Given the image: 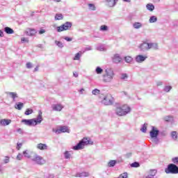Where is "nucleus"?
<instances>
[{
    "instance_id": "4d7b16f0",
    "label": "nucleus",
    "mask_w": 178,
    "mask_h": 178,
    "mask_svg": "<svg viewBox=\"0 0 178 178\" xmlns=\"http://www.w3.org/2000/svg\"><path fill=\"white\" fill-rule=\"evenodd\" d=\"M64 40H65V41H67L68 42H70V41H72L73 39L67 36L64 38Z\"/></svg>"
},
{
    "instance_id": "473e14b6",
    "label": "nucleus",
    "mask_w": 178,
    "mask_h": 178,
    "mask_svg": "<svg viewBox=\"0 0 178 178\" xmlns=\"http://www.w3.org/2000/svg\"><path fill=\"white\" fill-rule=\"evenodd\" d=\"M95 72H96L97 74H102L104 70L102 68H101L100 67H97Z\"/></svg>"
},
{
    "instance_id": "bf43d9fd",
    "label": "nucleus",
    "mask_w": 178,
    "mask_h": 178,
    "mask_svg": "<svg viewBox=\"0 0 178 178\" xmlns=\"http://www.w3.org/2000/svg\"><path fill=\"white\" fill-rule=\"evenodd\" d=\"M4 163H9V156L5 157Z\"/></svg>"
},
{
    "instance_id": "c9c22d12",
    "label": "nucleus",
    "mask_w": 178,
    "mask_h": 178,
    "mask_svg": "<svg viewBox=\"0 0 178 178\" xmlns=\"http://www.w3.org/2000/svg\"><path fill=\"white\" fill-rule=\"evenodd\" d=\"M64 156L65 159H70V156H72V154H70V152L66 151L64 153Z\"/></svg>"
},
{
    "instance_id": "49530a36",
    "label": "nucleus",
    "mask_w": 178,
    "mask_h": 178,
    "mask_svg": "<svg viewBox=\"0 0 178 178\" xmlns=\"http://www.w3.org/2000/svg\"><path fill=\"white\" fill-rule=\"evenodd\" d=\"M96 49H97V51H105V47H104L103 45H100L99 47H97Z\"/></svg>"
},
{
    "instance_id": "393cba45",
    "label": "nucleus",
    "mask_w": 178,
    "mask_h": 178,
    "mask_svg": "<svg viewBox=\"0 0 178 178\" xmlns=\"http://www.w3.org/2000/svg\"><path fill=\"white\" fill-rule=\"evenodd\" d=\"M149 22V23H156V22H158V17L155 15H152L150 17Z\"/></svg>"
},
{
    "instance_id": "ddd939ff",
    "label": "nucleus",
    "mask_w": 178,
    "mask_h": 178,
    "mask_svg": "<svg viewBox=\"0 0 178 178\" xmlns=\"http://www.w3.org/2000/svg\"><path fill=\"white\" fill-rule=\"evenodd\" d=\"M113 63H120L122 62V57H120V55L119 54H115L112 58Z\"/></svg>"
},
{
    "instance_id": "864d4df0",
    "label": "nucleus",
    "mask_w": 178,
    "mask_h": 178,
    "mask_svg": "<svg viewBox=\"0 0 178 178\" xmlns=\"http://www.w3.org/2000/svg\"><path fill=\"white\" fill-rule=\"evenodd\" d=\"M128 76L127 74H121V79L122 80H125V79H127Z\"/></svg>"
},
{
    "instance_id": "2eb2a0df",
    "label": "nucleus",
    "mask_w": 178,
    "mask_h": 178,
    "mask_svg": "<svg viewBox=\"0 0 178 178\" xmlns=\"http://www.w3.org/2000/svg\"><path fill=\"white\" fill-rule=\"evenodd\" d=\"M25 33L26 34V35L33 37V35H35L37 31H35V29H29L25 31Z\"/></svg>"
},
{
    "instance_id": "a878e982",
    "label": "nucleus",
    "mask_w": 178,
    "mask_h": 178,
    "mask_svg": "<svg viewBox=\"0 0 178 178\" xmlns=\"http://www.w3.org/2000/svg\"><path fill=\"white\" fill-rule=\"evenodd\" d=\"M133 27L136 29H141V27H143V24L140 22H134L133 24Z\"/></svg>"
},
{
    "instance_id": "c85d7f7f",
    "label": "nucleus",
    "mask_w": 178,
    "mask_h": 178,
    "mask_svg": "<svg viewBox=\"0 0 178 178\" xmlns=\"http://www.w3.org/2000/svg\"><path fill=\"white\" fill-rule=\"evenodd\" d=\"M157 170H150L149 172V175L148 176H150L152 177H154L156 176V173H157Z\"/></svg>"
},
{
    "instance_id": "f257e3e1",
    "label": "nucleus",
    "mask_w": 178,
    "mask_h": 178,
    "mask_svg": "<svg viewBox=\"0 0 178 178\" xmlns=\"http://www.w3.org/2000/svg\"><path fill=\"white\" fill-rule=\"evenodd\" d=\"M131 108L127 105H123L122 106H117L115 108V113L118 116H126L127 113H130Z\"/></svg>"
},
{
    "instance_id": "a19ab883",
    "label": "nucleus",
    "mask_w": 178,
    "mask_h": 178,
    "mask_svg": "<svg viewBox=\"0 0 178 178\" xmlns=\"http://www.w3.org/2000/svg\"><path fill=\"white\" fill-rule=\"evenodd\" d=\"M131 168H140V163L134 162L131 164Z\"/></svg>"
},
{
    "instance_id": "7c9ffc66",
    "label": "nucleus",
    "mask_w": 178,
    "mask_h": 178,
    "mask_svg": "<svg viewBox=\"0 0 178 178\" xmlns=\"http://www.w3.org/2000/svg\"><path fill=\"white\" fill-rule=\"evenodd\" d=\"M115 165H116V161L115 160H111L108 163V168H113Z\"/></svg>"
},
{
    "instance_id": "72a5a7b5",
    "label": "nucleus",
    "mask_w": 178,
    "mask_h": 178,
    "mask_svg": "<svg viewBox=\"0 0 178 178\" xmlns=\"http://www.w3.org/2000/svg\"><path fill=\"white\" fill-rule=\"evenodd\" d=\"M171 137L173 140H177L178 139V136H177V132L176 131H172L171 133Z\"/></svg>"
},
{
    "instance_id": "f704fd0d",
    "label": "nucleus",
    "mask_w": 178,
    "mask_h": 178,
    "mask_svg": "<svg viewBox=\"0 0 178 178\" xmlns=\"http://www.w3.org/2000/svg\"><path fill=\"white\" fill-rule=\"evenodd\" d=\"M124 60L127 63H131V62H133V58L131 56H126L124 57Z\"/></svg>"
},
{
    "instance_id": "69168bd1",
    "label": "nucleus",
    "mask_w": 178,
    "mask_h": 178,
    "mask_svg": "<svg viewBox=\"0 0 178 178\" xmlns=\"http://www.w3.org/2000/svg\"><path fill=\"white\" fill-rule=\"evenodd\" d=\"M160 134H161V136H163V137H165V136H166V133H165V132H160Z\"/></svg>"
},
{
    "instance_id": "c03bdc74",
    "label": "nucleus",
    "mask_w": 178,
    "mask_h": 178,
    "mask_svg": "<svg viewBox=\"0 0 178 178\" xmlns=\"http://www.w3.org/2000/svg\"><path fill=\"white\" fill-rule=\"evenodd\" d=\"M99 92H101V90H98V89H94L92 91V94L93 95H98V94H99Z\"/></svg>"
},
{
    "instance_id": "9b49d317",
    "label": "nucleus",
    "mask_w": 178,
    "mask_h": 178,
    "mask_svg": "<svg viewBox=\"0 0 178 178\" xmlns=\"http://www.w3.org/2000/svg\"><path fill=\"white\" fill-rule=\"evenodd\" d=\"M34 120L33 124L35 126L40 124L42 122V113H39L36 118H32Z\"/></svg>"
},
{
    "instance_id": "6ab92c4d",
    "label": "nucleus",
    "mask_w": 178,
    "mask_h": 178,
    "mask_svg": "<svg viewBox=\"0 0 178 178\" xmlns=\"http://www.w3.org/2000/svg\"><path fill=\"white\" fill-rule=\"evenodd\" d=\"M37 148H38V149H40L42 151L44 149H47L48 145H47V144H44V143H39L37 145Z\"/></svg>"
},
{
    "instance_id": "052dcab7",
    "label": "nucleus",
    "mask_w": 178,
    "mask_h": 178,
    "mask_svg": "<svg viewBox=\"0 0 178 178\" xmlns=\"http://www.w3.org/2000/svg\"><path fill=\"white\" fill-rule=\"evenodd\" d=\"M44 33H45V29H40L39 31V34H44Z\"/></svg>"
},
{
    "instance_id": "20e7f679",
    "label": "nucleus",
    "mask_w": 178,
    "mask_h": 178,
    "mask_svg": "<svg viewBox=\"0 0 178 178\" xmlns=\"http://www.w3.org/2000/svg\"><path fill=\"white\" fill-rule=\"evenodd\" d=\"M165 172L167 175H177L178 166L175 163H170L165 169Z\"/></svg>"
},
{
    "instance_id": "8fccbe9b",
    "label": "nucleus",
    "mask_w": 178,
    "mask_h": 178,
    "mask_svg": "<svg viewBox=\"0 0 178 178\" xmlns=\"http://www.w3.org/2000/svg\"><path fill=\"white\" fill-rule=\"evenodd\" d=\"M172 162H173L174 165H178V157H174L172 159Z\"/></svg>"
},
{
    "instance_id": "bb28decb",
    "label": "nucleus",
    "mask_w": 178,
    "mask_h": 178,
    "mask_svg": "<svg viewBox=\"0 0 178 178\" xmlns=\"http://www.w3.org/2000/svg\"><path fill=\"white\" fill-rule=\"evenodd\" d=\"M149 49H158V44L156 43H149Z\"/></svg>"
},
{
    "instance_id": "338daca9",
    "label": "nucleus",
    "mask_w": 178,
    "mask_h": 178,
    "mask_svg": "<svg viewBox=\"0 0 178 178\" xmlns=\"http://www.w3.org/2000/svg\"><path fill=\"white\" fill-rule=\"evenodd\" d=\"M0 37H3V31L0 30Z\"/></svg>"
},
{
    "instance_id": "1a4fd4ad",
    "label": "nucleus",
    "mask_w": 178,
    "mask_h": 178,
    "mask_svg": "<svg viewBox=\"0 0 178 178\" xmlns=\"http://www.w3.org/2000/svg\"><path fill=\"white\" fill-rule=\"evenodd\" d=\"M34 122H35V121H34V120H33V119H29V120L23 119L21 121V122L24 123V124H25V126H29V127H31V126L35 127Z\"/></svg>"
},
{
    "instance_id": "f03ea898",
    "label": "nucleus",
    "mask_w": 178,
    "mask_h": 178,
    "mask_svg": "<svg viewBox=\"0 0 178 178\" xmlns=\"http://www.w3.org/2000/svg\"><path fill=\"white\" fill-rule=\"evenodd\" d=\"M92 144H94L92 140H88V138H83L81 140L79 141V143H77L75 146H73L72 149L74 151H79L80 149H83L85 145H92Z\"/></svg>"
},
{
    "instance_id": "79ce46f5",
    "label": "nucleus",
    "mask_w": 178,
    "mask_h": 178,
    "mask_svg": "<svg viewBox=\"0 0 178 178\" xmlns=\"http://www.w3.org/2000/svg\"><path fill=\"white\" fill-rule=\"evenodd\" d=\"M88 7H89L90 10H96V9H97V7H95V5H94L92 3H89Z\"/></svg>"
},
{
    "instance_id": "5701e85b",
    "label": "nucleus",
    "mask_w": 178,
    "mask_h": 178,
    "mask_svg": "<svg viewBox=\"0 0 178 178\" xmlns=\"http://www.w3.org/2000/svg\"><path fill=\"white\" fill-rule=\"evenodd\" d=\"M4 31L6 33V34H13L15 33V31L12 29V28L9 26H6L4 28Z\"/></svg>"
},
{
    "instance_id": "aec40b11",
    "label": "nucleus",
    "mask_w": 178,
    "mask_h": 178,
    "mask_svg": "<svg viewBox=\"0 0 178 178\" xmlns=\"http://www.w3.org/2000/svg\"><path fill=\"white\" fill-rule=\"evenodd\" d=\"M90 174L88 172H78L76 174L75 177H88Z\"/></svg>"
},
{
    "instance_id": "cd10ccee",
    "label": "nucleus",
    "mask_w": 178,
    "mask_h": 178,
    "mask_svg": "<svg viewBox=\"0 0 178 178\" xmlns=\"http://www.w3.org/2000/svg\"><path fill=\"white\" fill-rule=\"evenodd\" d=\"M55 20H63V15H62L61 13L56 14Z\"/></svg>"
},
{
    "instance_id": "e2e57ef3",
    "label": "nucleus",
    "mask_w": 178,
    "mask_h": 178,
    "mask_svg": "<svg viewBox=\"0 0 178 178\" xmlns=\"http://www.w3.org/2000/svg\"><path fill=\"white\" fill-rule=\"evenodd\" d=\"M125 156H126L127 158H130V156H131V153H127V154L125 155Z\"/></svg>"
},
{
    "instance_id": "0eeeda50",
    "label": "nucleus",
    "mask_w": 178,
    "mask_h": 178,
    "mask_svg": "<svg viewBox=\"0 0 178 178\" xmlns=\"http://www.w3.org/2000/svg\"><path fill=\"white\" fill-rule=\"evenodd\" d=\"M102 103L104 104V105H112V104H113V97H112L111 95H107L104 97Z\"/></svg>"
},
{
    "instance_id": "f8f14e48",
    "label": "nucleus",
    "mask_w": 178,
    "mask_h": 178,
    "mask_svg": "<svg viewBox=\"0 0 178 178\" xmlns=\"http://www.w3.org/2000/svg\"><path fill=\"white\" fill-rule=\"evenodd\" d=\"M147 56H143V55H138L136 56L135 58V60L136 62H137V63H143V62H145V60L147 59Z\"/></svg>"
},
{
    "instance_id": "0e129e2a",
    "label": "nucleus",
    "mask_w": 178,
    "mask_h": 178,
    "mask_svg": "<svg viewBox=\"0 0 178 178\" xmlns=\"http://www.w3.org/2000/svg\"><path fill=\"white\" fill-rule=\"evenodd\" d=\"M162 84H163V83H162V81H159V82H157V83H156V85H157L158 86H162Z\"/></svg>"
},
{
    "instance_id": "603ef678",
    "label": "nucleus",
    "mask_w": 178,
    "mask_h": 178,
    "mask_svg": "<svg viewBox=\"0 0 178 178\" xmlns=\"http://www.w3.org/2000/svg\"><path fill=\"white\" fill-rule=\"evenodd\" d=\"M26 68L27 69H31V67H33V63H26Z\"/></svg>"
},
{
    "instance_id": "f3484780",
    "label": "nucleus",
    "mask_w": 178,
    "mask_h": 178,
    "mask_svg": "<svg viewBox=\"0 0 178 178\" xmlns=\"http://www.w3.org/2000/svg\"><path fill=\"white\" fill-rule=\"evenodd\" d=\"M52 109L53 111L60 112V111L63 109V107L62 106L61 104H53Z\"/></svg>"
},
{
    "instance_id": "412c9836",
    "label": "nucleus",
    "mask_w": 178,
    "mask_h": 178,
    "mask_svg": "<svg viewBox=\"0 0 178 178\" xmlns=\"http://www.w3.org/2000/svg\"><path fill=\"white\" fill-rule=\"evenodd\" d=\"M24 106V104L22 102H17L15 105V109H17L18 111H22V108H23Z\"/></svg>"
},
{
    "instance_id": "9d476101",
    "label": "nucleus",
    "mask_w": 178,
    "mask_h": 178,
    "mask_svg": "<svg viewBox=\"0 0 178 178\" xmlns=\"http://www.w3.org/2000/svg\"><path fill=\"white\" fill-rule=\"evenodd\" d=\"M151 138L158 137L159 136V130L156 129L155 127H152L151 131L149 132Z\"/></svg>"
},
{
    "instance_id": "a18cd8bd",
    "label": "nucleus",
    "mask_w": 178,
    "mask_h": 178,
    "mask_svg": "<svg viewBox=\"0 0 178 178\" xmlns=\"http://www.w3.org/2000/svg\"><path fill=\"white\" fill-rule=\"evenodd\" d=\"M170 90H172V86H167L164 88V91L165 92H169L170 91Z\"/></svg>"
},
{
    "instance_id": "de8ad7c7",
    "label": "nucleus",
    "mask_w": 178,
    "mask_h": 178,
    "mask_svg": "<svg viewBox=\"0 0 178 178\" xmlns=\"http://www.w3.org/2000/svg\"><path fill=\"white\" fill-rule=\"evenodd\" d=\"M128 177L129 176L127 172H124L119 176V178H128Z\"/></svg>"
},
{
    "instance_id": "2f4dec72",
    "label": "nucleus",
    "mask_w": 178,
    "mask_h": 178,
    "mask_svg": "<svg viewBox=\"0 0 178 178\" xmlns=\"http://www.w3.org/2000/svg\"><path fill=\"white\" fill-rule=\"evenodd\" d=\"M147 126H148V124L145 123L142 126V128L140 129V131H142L143 133H147Z\"/></svg>"
},
{
    "instance_id": "6e6552de",
    "label": "nucleus",
    "mask_w": 178,
    "mask_h": 178,
    "mask_svg": "<svg viewBox=\"0 0 178 178\" xmlns=\"http://www.w3.org/2000/svg\"><path fill=\"white\" fill-rule=\"evenodd\" d=\"M138 48L141 52H145L146 51H149V43L147 42H144L143 43L139 45Z\"/></svg>"
},
{
    "instance_id": "5fc2aeb1",
    "label": "nucleus",
    "mask_w": 178,
    "mask_h": 178,
    "mask_svg": "<svg viewBox=\"0 0 178 178\" xmlns=\"http://www.w3.org/2000/svg\"><path fill=\"white\" fill-rule=\"evenodd\" d=\"M23 159V154H18V155L17 156V159L18 161H22V159Z\"/></svg>"
},
{
    "instance_id": "e433bc0d",
    "label": "nucleus",
    "mask_w": 178,
    "mask_h": 178,
    "mask_svg": "<svg viewBox=\"0 0 178 178\" xmlns=\"http://www.w3.org/2000/svg\"><path fill=\"white\" fill-rule=\"evenodd\" d=\"M55 44L58 48H63V43L60 41L55 40Z\"/></svg>"
},
{
    "instance_id": "58836bf2",
    "label": "nucleus",
    "mask_w": 178,
    "mask_h": 178,
    "mask_svg": "<svg viewBox=\"0 0 178 178\" xmlns=\"http://www.w3.org/2000/svg\"><path fill=\"white\" fill-rule=\"evenodd\" d=\"M23 154L25 158H28L29 159V158H31V156H30V153H29V150L24 151Z\"/></svg>"
},
{
    "instance_id": "423d86ee",
    "label": "nucleus",
    "mask_w": 178,
    "mask_h": 178,
    "mask_svg": "<svg viewBox=\"0 0 178 178\" xmlns=\"http://www.w3.org/2000/svg\"><path fill=\"white\" fill-rule=\"evenodd\" d=\"M72 26H73L72 22H66L64 24L58 26L56 28V31L58 33H61V31H66V30H70V29H72Z\"/></svg>"
},
{
    "instance_id": "39448f33",
    "label": "nucleus",
    "mask_w": 178,
    "mask_h": 178,
    "mask_svg": "<svg viewBox=\"0 0 178 178\" xmlns=\"http://www.w3.org/2000/svg\"><path fill=\"white\" fill-rule=\"evenodd\" d=\"M31 161L34 162L36 165H39L40 166H42V165H45L47 161L44 158L38 154H35L31 157Z\"/></svg>"
},
{
    "instance_id": "3c124183",
    "label": "nucleus",
    "mask_w": 178,
    "mask_h": 178,
    "mask_svg": "<svg viewBox=\"0 0 178 178\" xmlns=\"http://www.w3.org/2000/svg\"><path fill=\"white\" fill-rule=\"evenodd\" d=\"M17 132L19 133V134H24V131L22 128H19L17 129Z\"/></svg>"
},
{
    "instance_id": "680f3d73",
    "label": "nucleus",
    "mask_w": 178,
    "mask_h": 178,
    "mask_svg": "<svg viewBox=\"0 0 178 178\" xmlns=\"http://www.w3.org/2000/svg\"><path fill=\"white\" fill-rule=\"evenodd\" d=\"M73 76H74V77H79V73H77V72H73Z\"/></svg>"
},
{
    "instance_id": "37998d69",
    "label": "nucleus",
    "mask_w": 178,
    "mask_h": 178,
    "mask_svg": "<svg viewBox=\"0 0 178 178\" xmlns=\"http://www.w3.org/2000/svg\"><path fill=\"white\" fill-rule=\"evenodd\" d=\"M100 31H108V26L102 25L100 26Z\"/></svg>"
},
{
    "instance_id": "09e8293b",
    "label": "nucleus",
    "mask_w": 178,
    "mask_h": 178,
    "mask_svg": "<svg viewBox=\"0 0 178 178\" xmlns=\"http://www.w3.org/2000/svg\"><path fill=\"white\" fill-rule=\"evenodd\" d=\"M152 138V141L153 143H154V144H159V138H158V137H154V138Z\"/></svg>"
},
{
    "instance_id": "a211bd4d",
    "label": "nucleus",
    "mask_w": 178,
    "mask_h": 178,
    "mask_svg": "<svg viewBox=\"0 0 178 178\" xmlns=\"http://www.w3.org/2000/svg\"><path fill=\"white\" fill-rule=\"evenodd\" d=\"M106 2L107 3V6H109L110 8H113V6L116 5V2H118V0H106Z\"/></svg>"
},
{
    "instance_id": "774afa93",
    "label": "nucleus",
    "mask_w": 178,
    "mask_h": 178,
    "mask_svg": "<svg viewBox=\"0 0 178 178\" xmlns=\"http://www.w3.org/2000/svg\"><path fill=\"white\" fill-rule=\"evenodd\" d=\"M145 178H154V177H151V175H147V176H146Z\"/></svg>"
},
{
    "instance_id": "c756f323",
    "label": "nucleus",
    "mask_w": 178,
    "mask_h": 178,
    "mask_svg": "<svg viewBox=\"0 0 178 178\" xmlns=\"http://www.w3.org/2000/svg\"><path fill=\"white\" fill-rule=\"evenodd\" d=\"M146 8L147 10L152 12L155 9V6L153 4H147Z\"/></svg>"
},
{
    "instance_id": "13d9d810",
    "label": "nucleus",
    "mask_w": 178,
    "mask_h": 178,
    "mask_svg": "<svg viewBox=\"0 0 178 178\" xmlns=\"http://www.w3.org/2000/svg\"><path fill=\"white\" fill-rule=\"evenodd\" d=\"M21 41L22 42H29V39L25 38H22Z\"/></svg>"
},
{
    "instance_id": "b1692460",
    "label": "nucleus",
    "mask_w": 178,
    "mask_h": 178,
    "mask_svg": "<svg viewBox=\"0 0 178 178\" xmlns=\"http://www.w3.org/2000/svg\"><path fill=\"white\" fill-rule=\"evenodd\" d=\"M81 55H83V52L79 51L75 54L74 57V60H80V58H81Z\"/></svg>"
},
{
    "instance_id": "4be33fe9",
    "label": "nucleus",
    "mask_w": 178,
    "mask_h": 178,
    "mask_svg": "<svg viewBox=\"0 0 178 178\" xmlns=\"http://www.w3.org/2000/svg\"><path fill=\"white\" fill-rule=\"evenodd\" d=\"M8 95L13 98V101H15V98H17V93L15 92H7Z\"/></svg>"
},
{
    "instance_id": "6e6d98bb",
    "label": "nucleus",
    "mask_w": 178,
    "mask_h": 178,
    "mask_svg": "<svg viewBox=\"0 0 178 178\" xmlns=\"http://www.w3.org/2000/svg\"><path fill=\"white\" fill-rule=\"evenodd\" d=\"M91 50H92V47H91V46H89L85 48L84 52H86V51H91Z\"/></svg>"
},
{
    "instance_id": "dca6fc26",
    "label": "nucleus",
    "mask_w": 178,
    "mask_h": 178,
    "mask_svg": "<svg viewBox=\"0 0 178 178\" xmlns=\"http://www.w3.org/2000/svg\"><path fill=\"white\" fill-rule=\"evenodd\" d=\"M10 123H12V120L3 119L0 121V124L1 126H9Z\"/></svg>"
},
{
    "instance_id": "4468645a",
    "label": "nucleus",
    "mask_w": 178,
    "mask_h": 178,
    "mask_svg": "<svg viewBox=\"0 0 178 178\" xmlns=\"http://www.w3.org/2000/svg\"><path fill=\"white\" fill-rule=\"evenodd\" d=\"M56 134H60V133H69V129L66 126L61 127L60 129L55 131Z\"/></svg>"
},
{
    "instance_id": "4c0bfd02",
    "label": "nucleus",
    "mask_w": 178,
    "mask_h": 178,
    "mask_svg": "<svg viewBox=\"0 0 178 178\" xmlns=\"http://www.w3.org/2000/svg\"><path fill=\"white\" fill-rule=\"evenodd\" d=\"M33 111L31 108H27L24 113V115L26 116H29V115H31L33 113Z\"/></svg>"
},
{
    "instance_id": "ea45409f",
    "label": "nucleus",
    "mask_w": 178,
    "mask_h": 178,
    "mask_svg": "<svg viewBox=\"0 0 178 178\" xmlns=\"http://www.w3.org/2000/svg\"><path fill=\"white\" fill-rule=\"evenodd\" d=\"M165 122H172L173 120V117L168 115L164 118Z\"/></svg>"
},
{
    "instance_id": "7ed1b4c3",
    "label": "nucleus",
    "mask_w": 178,
    "mask_h": 178,
    "mask_svg": "<svg viewBox=\"0 0 178 178\" xmlns=\"http://www.w3.org/2000/svg\"><path fill=\"white\" fill-rule=\"evenodd\" d=\"M105 74H103V81L104 83H111L115 77V72L111 68H107L105 70Z\"/></svg>"
}]
</instances>
